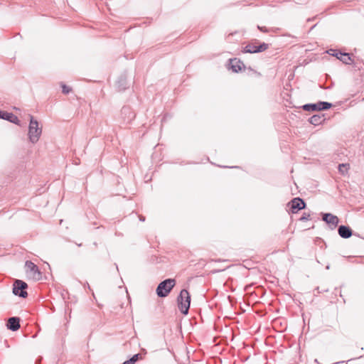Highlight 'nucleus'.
<instances>
[{
  "instance_id": "nucleus-1",
  "label": "nucleus",
  "mask_w": 364,
  "mask_h": 364,
  "mask_svg": "<svg viewBox=\"0 0 364 364\" xmlns=\"http://www.w3.org/2000/svg\"><path fill=\"white\" fill-rule=\"evenodd\" d=\"M30 122L28 125V136L29 141L32 144H36L38 141L41 134L42 127L39 126L38 122L30 115Z\"/></svg>"
},
{
  "instance_id": "nucleus-2",
  "label": "nucleus",
  "mask_w": 364,
  "mask_h": 364,
  "mask_svg": "<svg viewBox=\"0 0 364 364\" xmlns=\"http://www.w3.org/2000/svg\"><path fill=\"white\" fill-rule=\"evenodd\" d=\"M191 296L186 289L181 291L179 296L178 297V309L183 314H187L190 307Z\"/></svg>"
},
{
  "instance_id": "nucleus-3",
  "label": "nucleus",
  "mask_w": 364,
  "mask_h": 364,
  "mask_svg": "<svg viewBox=\"0 0 364 364\" xmlns=\"http://www.w3.org/2000/svg\"><path fill=\"white\" fill-rule=\"evenodd\" d=\"M25 269L27 277L28 279L38 281L42 278V274L38 267L32 262L26 261L25 263Z\"/></svg>"
},
{
  "instance_id": "nucleus-4",
  "label": "nucleus",
  "mask_w": 364,
  "mask_h": 364,
  "mask_svg": "<svg viewBox=\"0 0 364 364\" xmlns=\"http://www.w3.org/2000/svg\"><path fill=\"white\" fill-rule=\"evenodd\" d=\"M175 285V280L168 279L161 282L156 288V294L159 297L166 296Z\"/></svg>"
},
{
  "instance_id": "nucleus-5",
  "label": "nucleus",
  "mask_w": 364,
  "mask_h": 364,
  "mask_svg": "<svg viewBox=\"0 0 364 364\" xmlns=\"http://www.w3.org/2000/svg\"><path fill=\"white\" fill-rule=\"evenodd\" d=\"M331 104L326 102H318L314 104H306L303 105L304 110L307 112L321 111L330 108Z\"/></svg>"
},
{
  "instance_id": "nucleus-6",
  "label": "nucleus",
  "mask_w": 364,
  "mask_h": 364,
  "mask_svg": "<svg viewBox=\"0 0 364 364\" xmlns=\"http://www.w3.org/2000/svg\"><path fill=\"white\" fill-rule=\"evenodd\" d=\"M28 287L26 282L16 279L14 283L13 293L15 295L19 296L22 298H26L28 295L25 289Z\"/></svg>"
},
{
  "instance_id": "nucleus-7",
  "label": "nucleus",
  "mask_w": 364,
  "mask_h": 364,
  "mask_svg": "<svg viewBox=\"0 0 364 364\" xmlns=\"http://www.w3.org/2000/svg\"><path fill=\"white\" fill-rule=\"evenodd\" d=\"M305 203L303 200L299 198H295L291 201V212L295 213L299 210L304 208Z\"/></svg>"
},
{
  "instance_id": "nucleus-8",
  "label": "nucleus",
  "mask_w": 364,
  "mask_h": 364,
  "mask_svg": "<svg viewBox=\"0 0 364 364\" xmlns=\"http://www.w3.org/2000/svg\"><path fill=\"white\" fill-rule=\"evenodd\" d=\"M323 220L327 223L329 225V227L331 228V229H334L336 225H338V218L331 214V213H326L323 215Z\"/></svg>"
},
{
  "instance_id": "nucleus-9",
  "label": "nucleus",
  "mask_w": 364,
  "mask_h": 364,
  "mask_svg": "<svg viewBox=\"0 0 364 364\" xmlns=\"http://www.w3.org/2000/svg\"><path fill=\"white\" fill-rule=\"evenodd\" d=\"M343 64L353 65V67L358 68L355 56L346 52H343Z\"/></svg>"
},
{
  "instance_id": "nucleus-10",
  "label": "nucleus",
  "mask_w": 364,
  "mask_h": 364,
  "mask_svg": "<svg viewBox=\"0 0 364 364\" xmlns=\"http://www.w3.org/2000/svg\"><path fill=\"white\" fill-rule=\"evenodd\" d=\"M20 319L17 317H11L9 318L7 327L9 329L16 331L20 328Z\"/></svg>"
},
{
  "instance_id": "nucleus-11",
  "label": "nucleus",
  "mask_w": 364,
  "mask_h": 364,
  "mask_svg": "<svg viewBox=\"0 0 364 364\" xmlns=\"http://www.w3.org/2000/svg\"><path fill=\"white\" fill-rule=\"evenodd\" d=\"M230 65L232 70L235 73H237L238 71H240L244 66L243 63L237 60V59H232L230 60Z\"/></svg>"
},
{
  "instance_id": "nucleus-12",
  "label": "nucleus",
  "mask_w": 364,
  "mask_h": 364,
  "mask_svg": "<svg viewBox=\"0 0 364 364\" xmlns=\"http://www.w3.org/2000/svg\"><path fill=\"white\" fill-rule=\"evenodd\" d=\"M3 119H6V120H8V121H9V122H12V123H14L15 124L21 125L20 124V121H19L18 118L16 115L12 114V113L4 112Z\"/></svg>"
},
{
  "instance_id": "nucleus-13",
  "label": "nucleus",
  "mask_w": 364,
  "mask_h": 364,
  "mask_svg": "<svg viewBox=\"0 0 364 364\" xmlns=\"http://www.w3.org/2000/svg\"><path fill=\"white\" fill-rule=\"evenodd\" d=\"M324 120L323 116L315 114L309 119V122L314 125H318Z\"/></svg>"
},
{
  "instance_id": "nucleus-14",
  "label": "nucleus",
  "mask_w": 364,
  "mask_h": 364,
  "mask_svg": "<svg viewBox=\"0 0 364 364\" xmlns=\"http://www.w3.org/2000/svg\"><path fill=\"white\" fill-rule=\"evenodd\" d=\"M353 235V231L348 226L343 225V238H349Z\"/></svg>"
},
{
  "instance_id": "nucleus-15",
  "label": "nucleus",
  "mask_w": 364,
  "mask_h": 364,
  "mask_svg": "<svg viewBox=\"0 0 364 364\" xmlns=\"http://www.w3.org/2000/svg\"><path fill=\"white\" fill-rule=\"evenodd\" d=\"M245 53H258L257 46L255 45H247L245 48Z\"/></svg>"
},
{
  "instance_id": "nucleus-16",
  "label": "nucleus",
  "mask_w": 364,
  "mask_h": 364,
  "mask_svg": "<svg viewBox=\"0 0 364 364\" xmlns=\"http://www.w3.org/2000/svg\"><path fill=\"white\" fill-rule=\"evenodd\" d=\"M327 53L329 55L336 56V58L338 60L341 59V50H336L330 49L329 50L327 51Z\"/></svg>"
},
{
  "instance_id": "nucleus-17",
  "label": "nucleus",
  "mask_w": 364,
  "mask_h": 364,
  "mask_svg": "<svg viewBox=\"0 0 364 364\" xmlns=\"http://www.w3.org/2000/svg\"><path fill=\"white\" fill-rule=\"evenodd\" d=\"M138 358L139 354H136L129 360L124 361L123 364H134V363L138 360Z\"/></svg>"
},
{
  "instance_id": "nucleus-18",
  "label": "nucleus",
  "mask_w": 364,
  "mask_h": 364,
  "mask_svg": "<svg viewBox=\"0 0 364 364\" xmlns=\"http://www.w3.org/2000/svg\"><path fill=\"white\" fill-rule=\"evenodd\" d=\"M267 48H268L267 44L262 43L260 46H257V50H258V52H262V51L265 50Z\"/></svg>"
},
{
  "instance_id": "nucleus-19",
  "label": "nucleus",
  "mask_w": 364,
  "mask_h": 364,
  "mask_svg": "<svg viewBox=\"0 0 364 364\" xmlns=\"http://www.w3.org/2000/svg\"><path fill=\"white\" fill-rule=\"evenodd\" d=\"M62 91H63V93L68 94V93L70 92V89L68 87H67L66 85H63Z\"/></svg>"
},
{
  "instance_id": "nucleus-20",
  "label": "nucleus",
  "mask_w": 364,
  "mask_h": 364,
  "mask_svg": "<svg viewBox=\"0 0 364 364\" xmlns=\"http://www.w3.org/2000/svg\"><path fill=\"white\" fill-rule=\"evenodd\" d=\"M343 168H345L346 170H348L350 168L349 164H343Z\"/></svg>"
},
{
  "instance_id": "nucleus-21",
  "label": "nucleus",
  "mask_w": 364,
  "mask_h": 364,
  "mask_svg": "<svg viewBox=\"0 0 364 364\" xmlns=\"http://www.w3.org/2000/svg\"><path fill=\"white\" fill-rule=\"evenodd\" d=\"M341 232H342V230H341V225H340L338 228V233L340 236H341Z\"/></svg>"
},
{
  "instance_id": "nucleus-22",
  "label": "nucleus",
  "mask_w": 364,
  "mask_h": 364,
  "mask_svg": "<svg viewBox=\"0 0 364 364\" xmlns=\"http://www.w3.org/2000/svg\"><path fill=\"white\" fill-rule=\"evenodd\" d=\"M341 168H342L341 164H340L338 165V169L339 171H341Z\"/></svg>"
},
{
  "instance_id": "nucleus-23",
  "label": "nucleus",
  "mask_w": 364,
  "mask_h": 364,
  "mask_svg": "<svg viewBox=\"0 0 364 364\" xmlns=\"http://www.w3.org/2000/svg\"><path fill=\"white\" fill-rule=\"evenodd\" d=\"M258 28L262 31H266V30H264V28L258 26Z\"/></svg>"
},
{
  "instance_id": "nucleus-24",
  "label": "nucleus",
  "mask_w": 364,
  "mask_h": 364,
  "mask_svg": "<svg viewBox=\"0 0 364 364\" xmlns=\"http://www.w3.org/2000/svg\"><path fill=\"white\" fill-rule=\"evenodd\" d=\"M3 114H4V112L0 111V118H1V119H3Z\"/></svg>"
},
{
  "instance_id": "nucleus-25",
  "label": "nucleus",
  "mask_w": 364,
  "mask_h": 364,
  "mask_svg": "<svg viewBox=\"0 0 364 364\" xmlns=\"http://www.w3.org/2000/svg\"><path fill=\"white\" fill-rule=\"evenodd\" d=\"M140 220H143V221L144 220V219L143 218H141Z\"/></svg>"
}]
</instances>
